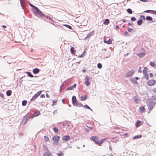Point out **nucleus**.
<instances>
[{"mask_svg": "<svg viewBox=\"0 0 156 156\" xmlns=\"http://www.w3.org/2000/svg\"><path fill=\"white\" fill-rule=\"evenodd\" d=\"M156 104V95L152 96L151 99H148L147 105L149 110V112L154 107Z\"/></svg>", "mask_w": 156, "mask_h": 156, "instance_id": "f257e3e1", "label": "nucleus"}, {"mask_svg": "<svg viewBox=\"0 0 156 156\" xmlns=\"http://www.w3.org/2000/svg\"><path fill=\"white\" fill-rule=\"evenodd\" d=\"M29 5L33 9H32V12L34 13L36 16H39V14H43L41 11L36 6L30 3H29Z\"/></svg>", "mask_w": 156, "mask_h": 156, "instance_id": "f03ea898", "label": "nucleus"}, {"mask_svg": "<svg viewBox=\"0 0 156 156\" xmlns=\"http://www.w3.org/2000/svg\"><path fill=\"white\" fill-rule=\"evenodd\" d=\"M98 137L97 136H92L90 138V139L94 141L95 144L99 146V144H100L99 141L98 140Z\"/></svg>", "mask_w": 156, "mask_h": 156, "instance_id": "7ed1b4c3", "label": "nucleus"}, {"mask_svg": "<svg viewBox=\"0 0 156 156\" xmlns=\"http://www.w3.org/2000/svg\"><path fill=\"white\" fill-rule=\"evenodd\" d=\"M134 71L133 70H131L126 73L125 76L126 77H128L131 76L134 73Z\"/></svg>", "mask_w": 156, "mask_h": 156, "instance_id": "20e7f679", "label": "nucleus"}, {"mask_svg": "<svg viewBox=\"0 0 156 156\" xmlns=\"http://www.w3.org/2000/svg\"><path fill=\"white\" fill-rule=\"evenodd\" d=\"M42 14H39V16H38L37 17L39 18H41L42 17H45L47 19L49 20L50 21L51 20H52V18L48 16H47L45 15H44L43 12Z\"/></svg>", "mask_w": 156, "mask_h": 156, "instance_id": "39448f33", "label": "nucleus"}, {"mask_svg": "<svg viewBox=\"0 0 156 156\" xmlns=\"http://www.w3.org/2000/svg\"><path fill=\"white\" fill-rule=\"evenodd\" d=\"M156 81L154 80H149L147 83L148 86H151L154 85Z\"/></svg>", "mask_w": 156, "mask_h": 156, "instance_id": "423d86ee", "label": "nucleus"}, {"mask_svg": "<svg viewBox=\"0 0 156 156\" xmlns=\"http://www.w3.org/2000/svg\"><path fill=\"white\" fill-rule=\"evenodd\" d=\"M94 31L93 30L92 32L89 33L85 37L84 40H89V39L94 34Z\"/></svg>", "mask_w": 156, "mask_h": 156, "instance_id": "0eeeda50", "label": "nucleus"}, {"mask_svg": "<svg viewBox=\"0 0 156 156\" xmlns=\"http://www.w3.org/2000/svg\"><path fill=\"white\" fill-rule=\"evenodd\" d=\"M73 105L75 106L78 107H83V105L81 102H79L78 101H76V103Z\"/></svg>", "mask_w": 156, "mask_h": 156, "instance_id": "6e6552de", "label": "nucleus"}, {"mask_svg": "<svg viewBox=\"0 0 156 156\" xmlns=\"http://www.w3.org/2000/svg\"><path fill=\"white\" fill-rule=\"evenodd\" d=\"M59 136H55L53 137V140L55 143L57 142L59 140Z\"/></svg>", "mask_w": 156, "mask_h": 156, "instance_id": "1a4fd4ad", "label": "nucleus"}, {"mask_svg": "<svg viewBox=\"0 0 156 156\" xmlns=\"http://www.w3.org/2000/svg\"><path fill=\"white\" fill-rule=\"evenodd\" d=\"M76 86V83H75L73 85L68 87L67 88L66 90H73L74 88H75Z\"/></svg>", "mask_w": 156, "mask_h": 156, "instance_id": "9d476101", "label": "nucleus"}, {"mask_svg": "<svg viewBox=\"0 0 156 156\" xmlns=\"http://www.w3.org/2000/svg\"><path fill=\"white\" fill-rule=\"evenodd\" d=\"M26 0H20L21 6L23 9H25V7L24 5L25 4V1Z\"/></svg>", "mask_w": 156, "mask_h": 156, "instance_id": "9b49d317", "label": "nucleus"}, {"mask_svg": "<svg viewBox=\"0 0 156 156\" xmlns=\"http://www.w3.org/2000/svg\"><path fill=\"white\" fill-rule=\"evenodd\" d=\"M89 77L87 76L85 79L86 81L84 82V83L87 86H89L90 84V83L89 81Z\"/></svg>", "mask_w": 156, "mask_h": 156, "instance_id": "f8f14e48", "label": "nucleus"}, {"mask_svg": "<svg viewBox=\"0 0 156 156\" xmlns=\"http://www.w3.org/2000/svg\"><path fill=\"white\" fill-rule=\"evenodd\" d=\"M72 102L73 105H74V103L77 101V99L76 97L75 96H73L72 97Z\"/></svg>", "mask_w": 156, "mask_h": 156, "instance_id": "ddd939ff", "label": "nucleus"}, {"mask_svg": "<svg viewBox=\"0 0 156 156\" xmlns=\"http://www.w3.org/2000/svg\"><path fill=\"white\" fill-rule=\"evenodd\" d=\"M44 156H52V154L49 151H47L44 153Z\"/></svg>", "mask_w": 156, "mask_h": 156, "instance_id": "4468645a", "label": "nucleus"}, {"mask_svg": "<svg viewBox=\"0 0 156 156\" xmlns=\"http://www.w3.org/2000/svg\"><path fill=\"white\" fill-rule=\"evenodd\" d=\"M33 72L34 74L38 73L40 72V69L38 68H36L33 69Z\"/></svg>", "mask_w": 156, "mask_h": 156, "instance_id": "2eb2a0df", "label": "nucleus"}, {"mask_svg": "<svg viewBox=\"0 0 156 156\" xmlns=\"http://www.w3.org/2000/svg\"><path fill=\"white\" fill-rule=\"evenodd\" d=\"M70 51L71 53L73 55H74L76 52L75 50L74 49V48L73 47H71L70 49Z\"/></svg>", "mask_w": 156, "mask_h": 156, "instance_id": "dca6fc26", "label": "nucleus"}, {"mask_svg": "<svg viewBox=\"0 0 156 156\" xmlns=\"http://www.w3.org/2000/svg\"><path fill=\"white\" fill-rule=\"evenodd\" d=\"M146 20H148V21H151L152 22L151 23H153V22H154V21H153V18H152L150 16H147L146 17Z\"/></svg>", "mask_w": 156, "mask_h": 156, "instance_id": "f3484780", "label": "nucleus"}, {"mask_svg": "<svg viewBox=\"0 0 156 156\" xmlns=\"http://www.w3.org/2000/svg\"><path fill=\"white\" fill-rule=\"evenodd\" d=\"M70 138V136L69 135L64 136L62 137V140L65 141H67Z\"/></svg>", "mask_w": 156, "mask_h": 156, "instance_id": "a211bd4d", "label": "nucleus"}, {"mask_svg": "<svg viewBox=\"0 0 156 156\" xmlns=\"http://www.w3.org/2000/svg\"><path fill=\"white\" fill-rule=\"evenodd\" d=\"M130 80L132 82V83H134L136 84H137L138 82L136 81L133 78H130Z\"/></svg>", "mask_w": 156, "mask_h": 156, "instance_id": "6ab92c4d", "label": "nucleus"}, {"mask_svg": "<svg viewBox=\"0 0 156 156\" xmlns=\"http://www.w3.org/2000/svg\"><path fill=\"white\" fill-rule=\"evenodd\" d=\"M110 21L108 19H106L103 22V24L105 25H108Z\"/></svg>", "mask_w": 156, "mask_h": 156, "instance_id": "aec40b11", "label": "nucleus"}, {"mask_svg": "<svg viewBox=\"0 0 156 156\" xmlns=\"http://www.w3.org/2000/svg\"><path fill=\"white\" fill-rule=\"evenodd\" d=\"M143 20L142 19H140L138 20L137 21V24L139 26L141 25L143 23Z\"/></svg>", "mask_w": 156, "mask_h": 156, "instance_id": "412c9836", "label": "nucleus"}, {"mask_svg": "<svg viewBox=\"0 0 156 156\" xmlns=\"http://www.w3.org/2000/svg\"><path fill=\"white\" fill-rule=\"evenodd\" d=\"M38 97V95L36 94H35L32 97V98L30 100L31 101H33L35 100Z\"/></svg>", "mask_w": 156, "mask_h": 156, "instance_id": "4be33fe9", "label": "nucleus"}, {"mask_svg": "<svg viewBox=\"0 0 156 156\" xmlns=\"http://www.w3.org/2000/svg\"><path fill=\"white\" fill-rule=\"evenodd\" d=\"M12 93V91L11 90H9L6 92V94L7 96H10L11 95Z\"/></svg>", "mask_w": 156, "mask_h": 156, "instance_id": "5701e85b", "label": "nucleus"}, {"mask_svg": "<svg viewBox=\"0 0 156 156\" xmlns=\"http://www.w3.org/2000/svg\"><path fill=\"white\" fill-rule=\"evenodd\" d=\"M30 119V118L29 117H26L25 116L23 119V120H24L25 121L24 124H25Z\"/></svg>", "mask_w": 156, "mask_h": 156, "instance_id": "b1692460", "label": "nucleus"}, {"mask_svg": "<svg viewBox=\"0 0 156 156\" xmlns=\"http://www.w3.org/2000/svg\"><path fill=\"white\" fill-rule=\"evenodd\" d=\"M87 96L85 95L84 96H81L80 97L81 100L82 101H84L86 100Z\"/></svg>", "mask_w": 156, "mask_h": 156, "instance_id": "393cba45", "label": "nucleus"}, {"mask_svg": "<svg viewBox=\"0 0 156 156\" xmlns=\"http://www.w3.org/2000/svg\"><path fill=\"white\" fill-rule=\"evenodd\" d=\"M26 73L27 74L28 76L30 77H34L30 72H26Z\"/></svg>", "mask_w": 156, "mask_h": 156, "instance_id": "a878e982", "label": "nucleus"}, {"mask_svg": "<svg viewBox=\"0 0 156 156\" xmlns=\"http://www.w3.org/2000/svg\"><path fill=\"white\" fill-rule=\"evenodd\" d=\"M104 42L105 43H106L108 44H111L112 43V41L111 39H109L107 41H106V40H104Z\"/></svg>", "mask_w": 156, "mask_h": 156, "instance_id": "bb28decb", "label": "nucleus"}, {"mask_svg": "<svg viewBox=\"0 0 156 156\" xmlns=\"http://www.w3.org/2000/svg\"><path fill=\"white\" fill-rule=\"evenodd\" d=\"M141 121L140 120H138L136 121V126L137 127H139L140 125V124L141 123Z\"/></svg>", "mask_w": 156, "mask_h": 156, "instance_id": "cd10ccee", "label": "nucleus"}, {"mask_svg": "<svg viewBox=\"0 0 156 156\" xmlns=\"http://www.w3.org/2000/svg\"><path fill=\"white\" fill-rule=\"evenodd\" d=\"M142 135L141 134L137 135H136V136H134L133 137V139H138V138H140L142 137Z\"/></svg>", "mask_w": 156, "mask_h": 156, "instance_id": "c85d7f7f", "label": "nucleus"}, {"mask_svg": "<svg viewBox=\"0 0 156 156\" xmlns=\"http://www.w3.org/2000/svg\"><path fill=\"white\" fill-rule=\"evenodd\" d=\"M40 114V112L38 111H37L34 112V115L36 117L38 116Z\"/></svg>", "mask_w": 156, "mask_h": 156, "instance_id": "c756f323", "label": "nucleus"}, {"mask_svg": "<svg viewBox=\"0 0 156 156\" xmlns=\"http://www.w3.org/2000/svg\"><path fill=\"white\" fill-rule=\"evenodd\" d=\"M143 76L144 78L146 79L147 80H148V79H149L148 75V74H147V73H144V74Z\"/></svg>", "mask_w": 156, "mask_h": 156, "instance_id": "7c9ffc66", "label": "nucleus"}, {"mask_svg": "<svg viewBox=\"0 0 156 156\" xmlns=\"http://www.w3.org/2000/svg\"><path fill=\"white\" fill-rule=\"evenodd\" d=\"M106 138H104L103 139H102L101 140L99 141V142L100 143L99 144V146H101V144H102V143L104 142V141L106 140Z\"/></svg>", "mask_w": 156, "mask_h": 156, "instance_id": "2f4dec72", "label": "nucleus"}, {"mask_svg": "<svg viewBox=\"0 0 156 156\" xmlns=\"http://www.w3.org/2000/svg\"><path fill=\"white\" fill-rule=\"evenodd\" d=\"M56 154L58 156H63L64 154L62 153L61 151H59Z\"/></svg>", "mask_w": 156, "mask_h": 156, "instance_id": "473e14b6", "label": "nucleus"}, {"mask_svg": "<svg viewBox=\"0 0 156 156\" xmlns=\"http://www.w3.org/2000/svg\"><path fill=\"white\" fill-rule=\"evenodd\" d=\"M83 107L85 108H87L88 109H90L92 112H93L92 110L91 109L90 107L87 105H85L83 106Z\"/></svg>", "mask_w": 156, "mask_h": 156, "instance_id": "72a5a7b5", "label": "nucleus"}, {"mask_svg": "<svg viewBox=\"0 0 156 156\" xmlns=\"http://www.w3.org/2000/svg\"><path fill=\"white\" fill-rule=\"evenodd\" d=\"M63 26L66 27L67 28H69V29H72V27L68 25V24H64L63 25Z\"/></svg>", "mask_w": 156, "mask_h": 156, "instance_id": "f704fd0d", "label": "nucleus"}, {"mask_svg": "<svg viewBox=\"0 0 156 156\" xmlns=\"http://www.w3.org/2000/svg\"><path fill=\"white\" fill-rule=\"evenodd\" d=\"M27 103V101L26 100H24L22 101V105L23 106H25L26 105Z\"/></svg>", "mask_w": 156, "mask_h": 156, "instance_id": "c9c22d12", "label": "nucleus"}, {"mask_svg": "<svg viewBox=\"0 0 156 156\" xmlns=\"http://www.w3.org/2000/svg\"><path fill=\"white\" fill-rule=\"evenodd\" d=\"M53 130L55 133H58V129L56 127H54L53 128Z\"/></svg>", "mask_w": 156, "mask_h": 156, "instance_id": "e433bc0d", "label": "nucleus"}, {"mask_svg": "<svg viewBox=\"0 0 156 156\" xmlns=\"http://www.w3.org/2000/svg\"><path fill=\"white\" fill-rule=\"evenodd\" d=\"M138 55L140 57H144L145 55V53H141L140 54H138Z\"/></svg>", "mask_w": 156, "mask_h": 156, "instance_id": "4c0bfd02", "label": "nucleus"}, {"mask_svg": "<svg viewBox=\"0 0 156 156\" xmlns=\"http://www.w3.org/2000/svg\"><path fill=\"white\" fill-rule=\"evenodd\" d=\"M25 116L30 118L32 116V114L30 112H28Z\"/></svg>", "mask_w": 156, "mask_h": 156, "instance_id": "58836bf2", "label": "nucleus"}, {"mask_svg": "<svg viewBox=\"0 0 156 156\" xmlns=\"http://www.w3.org/2000/svg\"><path fill=\"white\" fill-rule=\"evenodd\" d=\"M43 148L44 151H47L48 150V148H47V146L45 145H43Z\"/></svg>", "mask_w": 156, "mask_h": 156, "instance_id": "ea45409f", "label": "nucleus"}, {"mask_svg": "<svg viewBox=\"0 0 156 156\" xmlns=\"http://www.w3.org/2000/svg\"><path fill=\"white\" fill-rule=\"evenodd\" d=\"M127 12L128 13L130 14H132L133 12L132 10L130 8H128L127 9Z\"/></svg>", "mask_w": 156, "mask_h": 156, "instance_id": "a19ab883", "label": "nucleus"}, {"mask_svg": "<svg viewBox=\"0 0 156 156\" xmlns=\"http://www.w3.org/2000/svg\"><path fill=\"white\" fill-rule=\"evenodd\" d=\"M139 110L141 112H144L145 111V108L143 106H141Z\"/></svg>", "mask_w": 156, "mask_h": 156, "instance_id": "79ce46f5", "label": "nucleus"}, {"mask_svg": "<svg viewBox=\"0 0 156 156\" xmlns=\"http://www.w3.org/2000/svg\"><path fill=\"white\" fill-rule=\"evenodd\" d=\"M44 140L46 142L49 141V139L48 136H44Z\"/></svg>", "mask_w": 156, "mask_h": 156, "instance_id": "37998d69", "label": "nucleus"}, {"mask_svg": "<svg viewBox=\"0 0 156 156\" xmlns=\"http://www.w3.org/2000/svg\"><path fill=\"white\" fill-rule=\"evenodd\" d=\"M153 10H147L144 12H147L149 13H151L152 12Z\"/></svg>", "mask_w": 156, "mask_h": 156, "instance_id": "c03bdc74", "label": "nucleus"}, {"mask_svg": "<svg viewBox=\"0 0 156 156\" xmlns=\"http://www.w3.org/2000/svg\"><path fill=\"white\" fill-rule=\"evenodd\" d=\"M150 64L151 66L153 67L155 66V64L153 62H150Z\"/></svg>", "mask_w": 156, "mask_h": 156, "instance_id": "a18cd8bd", "label": "nucleus"}, {"mask_svg": "<svg viewBox=\"0 0 156 156\" xmlns=\"http://www.w3.org/2000/svg\"><path fill=\"white\" fill-rule=\"evenodd\" d=\"M144 69L143 70V72L144 74L146 73H147L148 72L147 70V69L146 68V67H144Z\"/></svg>", "mask_w": 156, "mask_h": 156, "instance_id": "49530a36", "label": "nucleus"}, {"mask_svg": "<svg viewBox=\"0 0 156 156\" xmlns=\"http://www.w3.org/2000/svg\"><path fill=\"white\" fill-rule=\"evenodd\" d=\"M97 66L99 69H101L102 67V64L101 63H99L98 64Z\"/></svg>", "mask_w": 156, "mask_h": 156, "instance_id": "de8ad7c7", "label": "nucleus"}, {"mask_svg": "<svg viewBox=\"0 0 156 156\" xmlns=\"http://www.w3.org/2000/svg\"><path fill=\"white\" fill-rule=\"evenodd\" d=\"M136 18L134 17H132L131 18V20L132 21H134L136 20Z\"/></svg>", "mask_w": 156, "mask_h": 156, "instance_id": "09e8293b", "label": "nucleus"}, {"mask_svg": "<svg viewBox=\"0 0 156 156\" xmlns=\"http://www.w3.org/2000/svg\"><path fill=\"white\" fill-rule=\"evenodd\" d=\"M124 35L125 36H129V34L127 31H125L124 32Z\"/></svg>", "mask_w": 156, "mask_h": 156, "instance_id": "8fccbe9b", "label": "nucleus"}, {"mask_svg": "<svg viewBox=\"0 0 156 156\" xmlns=\"http://www.w3.org/2000/svg\"><path fill=\"white\" fill-rule=\"evenodd\" d=\"M41 92H42V91L41 90H40L39 91H38V92H37V93H36V94L38 96H39L40 94H41Z\"/></svg>", "mask_w": 156, "mask_h": 156, "instance_id": "3c124183", "label": "nucleus"}, {"mask_svg": "<svg viewBox=\"0 0 156 156\" xmlns=\"http://www.w3.org/2000/svg\"><path fill=\"white\" fill-rule=\"evenodd\" d=\"M135 101L136 103L138 104L139 102L138 99L137 98H136L135 99Z\"/></svg>", "mask_w": 156, "mask_h": 156, "instance_id": "603ef678", "label": "nucleus"}, {"mask_svg": "<svg viewBox=\"0 0 156 156\" xmlns=\"http://www.w3.org/2000/svg\"><path fill=\"white\" fill-rule=\"evenodd\" d=\"M0 96L2 98H3V99H4V95H3V94L1 93H0Z\"/></svg>", "mask_w": 156, "mask_h": 156, "instance_id": "864d4df0", "label": "nucleus"}, {"mask_svg": "<svg viewBox=\"0 0 156 156\" xmlns=\"http://www.w3.org/2000/svg\"><path fill=\"white\" fill-rule=\"evenodd\" d=\"M84 52H85V51H84V52L80 56H78V57L79 58L83 57L84 55H83V54Z\"/></svg>", "mask_w": 156, "mask_h": 156, "instance_id": "5fc2aeb1", "label": "nucleus"}, {"mask_svg": "<svg viewBox=\"0 0 156 156\" xmlns=\"http://www.w3.org/2000/svg\"><path fill=\"white\" fill-rule=\"evenodd\" d=\"M141 17H142L143 19L145 20H146V18H145V16H144L143 15H141L140 16Z\"/></svg>", "mask_w": 156, "mask_h": 156, "instance_id": "6e6d98bb", "label": "nucleus"}, {"mask_svg": "<svg viewBox=\"0 0 156 156\" xmlns=\"http://www.w3.org/2000/svg\"><path fill=\"white\" fill-rule=\"evenodd\" d=\"M65 126H67L68 127H70V125L68 123H65Z\"/></svg>", "mask_w": 156, "mask_h": 156, "instance_id": "4d7b16f0", "label": "nucleus"}, {"mask_svg": "<svg viewBox=\"0 0 156 156\" xmlns=\"http://www.w3.org/2000/svg\"><path fill=\"white\" fill-rule=\"evenodd\" d=\"M141 68V67H139V70L138 71V73H141L142 72V71L140 69Z\"/></svg>", "mask_w": 156, "mask_h": 156, "instance_id": "13d9d810", "label": "nucleus"}, {"mask_svg": "<svg viewBox=\"0 0 156 156\" xmlns=\"http://www.w3.org/2000/svg\"><path fill=\"white\" fill-rule=\"evenodd\" d=\"M45 97V95L44 94H42L40 96V97L42 98H44Z\"/></svg>", "mask_w": 156, "mask_h": 156, "instance_id": "bf43d9fd", "label": "nucleus"}, {"mask_svg": "<svg viewBox=\"0 0 156 156\" xmlns=\"http://www.w3.org/2000/svg\"><path fill=\"white\" fill-rule=\"evenodd\" d=\"M151 13L154 14L155 15H156V11L153 10L152 12Z\"/></svg>", "mask_w": 156, "mask_h": 156, "instance_id": "052dcab7", "label": "nucleus"}, {"mask_svg": "<svg viewBox=\"0 0 156 156\" xmlns=\"http://www.w3.org/2000/svg\"><path fill=\"white\" fill-rule=\"evenodd\" d=\"M24 77V76H23V77H22L20 78V80H19V81L20 82V83H21L22 82V81H23V80H22V78H23Z\"/></svg>", "mask_w": 156, "mask_h": 156, "instance_id": "680f3d73", "label": "nucleus"}, {"mask_svg": "<svg viewBox=\"0 0 156 156\" xmlns=\"http://www.w3.org/2000/svg\"><path fill=\"white\" fill-rule=\"evenodd\" d=\"M132 30V29L131 28H128V31L129 32H130Z\"/></svg>", "mask_w": 156, "mask_h": 156, "instance_id": "e2e57ef3", "label": "nucleus"}, {"mask_svg": "<svg viewBox=\"0 0 156 156\" xmlns=\"http://www.w3.org/2000/svg\"><path fill=\"white\" fill-rule=\"evenodd\" d=\"M149 76L151 78L153 76V74L152 73H150L149 74Z\"/></svg>", "mask_w": 156, "mask_h": 156, "instance_id": "0e129e2a", "label": "nucleus"}, {"mask_svg": "<svg viewBox=\"0 0 156 156\" xmlns=\"http://www.w3.org/2000/svg\"><path fill=\"white\" fill-rule=\"evenodd\" d=\"M64 83H63L61 85L60 87V91H61V90L62 89V87L64 86Z\"/></svg>", "mask_w": 156, "mask_h": 156, "instance_id": "69168bd1", "label": "nucleus"}, {"mask_svg": "<svg viewBox=\"0 0 156 156\" xmlns=\"http://www.w3.org/2000/svg\"><path fill=\"white\" fill-rule=\"evenodd\" d=\"M133 24V23H128V25L129 26H131Z\"/></svg>", "mask_w": 156, "mask_h": 156, "instance_id": "338daca9", "label": "nucleus"}, {"mask_svg": "<svg viewBox=\"0 0 156 156\" xmlns=\"http://www.w3.org/2000/svg\"><path fill=\"white\" fill-rule=\"evenodd\" d=\"M115 28L117 30H118L119 28V26L117 25L115 26Z\"/></svg>", "mask_w": 156, "mask_h": 156, "instance_id": "774afa93", "label": "nucleus"}]
</instances>
